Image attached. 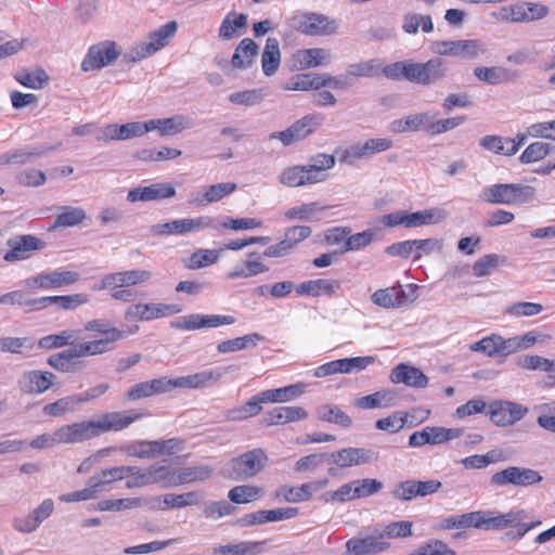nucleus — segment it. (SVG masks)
I'll return each mask as SVG.
<instances>
[{
    "instance_id": "obj_49",
    "label": "nucleus",
    "mask_w": 555,
    "mask_h": 555,
    "mask_svg": "<svg viewBox=\"0 0 555 555\" xmlns=\"http://www.w3.org/2000/svg\"><path fill=\"white\" fill-rule=\"evenodd\" d=\"M420 27L426 34L434 30V23L430 15H422L413 12H409L403 15L402 29L404 33L414 35L418 31Z\"/></svg>"
},
{
    "instance_id": "obj_18",
    "label": "nucleus",
    "mask_w": 555,
    "mask_h": 555,
    "mask_svg": "<svg viewBox=\"0 0 555 555\" xmlns=\"http://www.w3.org/2000/svg\"><path fill=\"white\" fill-rule=\"evenodd\" d=\"M331 59L332 55L326 49L310 48L295 51L286 63L291 70L299 72L325 65Z\"/></svg>"
},
{
    "instance_id": "obj_11",
    "label": "nucleus",
    "mask_w": 555,
    "mask_h": 555,
    "mask_svg": "<svg viewBox=\"0 0 555 555\" xmlns=\"http://www.w3.org/2000/svg\"><path fill=\"white\" fill-rule=\"evenodd\" d=\"M392 142L386 138L369 139L365 142H356L343 150H336L341 164H352L357 159L369 158L377 153L391 149Z\"/></svg>"
},
{
    "instance_id": "obj_46",
    "label": "nucleus",
    "mask_w": 555,
    "mask_h": 555,
    "mask_svg": "<svg viewBox=\"0 0 555 555\" xmlns=\"http://www.w3.org/2000/svg\"><path fill=\"white\" fill-rule=\"evenodd\" d=\"M281 51L275 38H268L261 56V67L266 76H272L279 68Z\"/></svg>"
},
{
    "instance_id": "obj_52",
    "label": "nucleus",
    "mask_w": 555,
    "mask_h": 555,
    "mask_svg": "<svg viewBox=\"0 0 555 555\" xmlns=\"http://www.w3.org/2000/svg\"><path fill=\"white\" fill-rule=\"evenodd\" d=\"M40 301V308H44L48 304H53L59 306L64 310L75 309L88 301V298L85 294H74L66 296H47L38 298Z\"/></svg>"
},
{
    "instance_id": "obj_36",
    "label": "nucleus",
    "mask_w": 555,
    "mask_h": 555,
    "mask_svg": "<svg viewBox=\"0 0 555 555\" xmlns=\"http://www.w3.org/2000/svg\"><path fill=\"white\" fill-rule=\"evenodd\" d=\"M79 278V273L74 271H53L34 278V283L44 289L59 288L77 282Z\"/></svg>"
},
{
    "instance_id": "obj_54",
    "label": "nucleus",
    "mask_w": 555,
    "mask_h": 555,
    "mask_svg": "<svg viewBox=\"0 0 555 555\" xmlns=\"http://www.w3.org/2000/svg\"><path fill=\"white\" fill-rule=\"evenodd\" d=\"M302 384L289 385L282 388L262 391L263 399L268 402H286L295 399L304 392Z\"/></svg>"
},
{
    "instance_id": "obj_19",
    "label": "nucleus",
    "mask_w": 555,
    "mask_h": 555,
    "mask_svg": "<svg viewBox=\"0 0 555 555\" xmlns=\"http://www.w3.org/2000/svg\"><path fill=\"white\" fill-rule=\"evenodd\" d=\"M528 412V409L512 401H494L489 405L490 420L498 426L506 427L520 421Z\"/></svg>"
},
{
    "instance_id": "obj_8",
    "label": "nucleus",
    "mask_w": 555,
    "mask_h": 555,
    "mask_svg": "<svg viewBox=\"0 0 555 555\" xmlns=\"http://www.w3.org/2000/svg\"><path fill=\"white\" fill-rule=\"evenodd\" d=\"M323 118L319 114H308L294 121L283 131L272 132L270 140H280L284 146H289L300 142L311 134L322 125Z\"/></svg>"
},
{
    "instance_id": "obj_61",
    "label": "nucleus",
    "mask_w": 555,
    "mask_h": 555,
    "mask_svg": "<svg viewBox=\"0 0 555 555\" xmlns=\"http://www.w3.org/2000/svg\"><path fill=\"white\" fill-rule=\"evenodd\" d=\"M168 466V461L164 460L162 462L154 463L147 468L143 469V482H146V486L159 483L166 481L170 476H175V474L169 472Z\"/></svg>"
},
{
    "instance_id": "obj_35",
    "label": "nucleus",
    "mask_w": 555,
    "mask_h": 555,
    "mask_svg": "<svg viewBox=\"0 0 555 555\" xmlns=\"http://www.w3.org/2000/svg\"><path fill=\"white\" fill-rule=\"evenodd\" d=\"M339 288L340 282L338 280L318 279L302 282L296 287V293L312 297H319L322 295L332 296Z\"/></svg>"
},
{
    "instance_id": "obj_64",
    "label": "nucleus",
    "mask_w": 555,
    "mask_h": 555,
    "mask_svg": "<svg viewBox=\"0 0 555 555\" xmlns=\"http://www.w3.org/2000/svg\"><path fill=\"white\" fill-rule=\"evenodd\" d=\"M410 555H456V552L441 540L433 539L421 544Z\"/></svg>"
},
{
    "instance_id": "obj_48",
    "label": "nucleus",
    "mask_w": 555,
    "mask_h": 555,
    "mask_svg": "<svg viewBox=\"0 0 555 555\" xmlns=\"http://www.w3.org/2000/svg\"><path fill=\"white\" fill-rule=\"evenodd\" d=\"M441 427L427 426L420 431L413 433L409 437V447L420 448L425 444H440L442 443Z\"/></svg>"
},
{
    "instance_id": "obj_40",
    "label": "nucleus",
    "mask_w": 555,
    "mask_h": 555,
    "mask_svg": "<svg viewBox=\"0 0 555 555\" xmlns=\"http://www.w3.org/2000/svg\"><path fill=\"white\" fill-rule=\"evenodd\" d=\"M372 300L375 305L383 308H397L413 301L409 299L404 291L398 287H388L385 289H378L372 295Z\"/></svg>"
},
{
    "instance_id": "obj_26",
    "label": "nucleus",
    "mask_w": 555,
    "mask_h": 555,
    "mask_svg": "<svg viewBox=\"0 0 555 555\" xmlns=\"http://www.w3.org/2000/svg\"><path fill=\"white\" fill-rule=\"evenodd\" d=\"M223 373L219 370L203 371L193 375L169 378V391L173 388H203L216 384Z\"/></svg>"
},
{
    "instance_id": "obj_60",
    "label": "nucleus",
    "mask_w": 555,
    "mask_h": 555,
    "mask_svg": "<svg viewBox=\"0 0 555 555\" xmlns=\"http://www.w3.org/2000/svg\"><path fill=\"white\" fill-rule=\"evenodd\" d=\"M318 415L320 420L328 423H335L341 427L347 428L352 424L351 417L336 405L325 404L320 406Z\"/></svg>"
},
{
    "instance_id": "obj_43",
    "label": "nucleus",
    "mask_w": 555,
    "mask_h": 555,
    "mask_svg": "<svg viewBox=\"0 0 555 555\" xmlns=\"http://www.w3.org/2000/svg\"><path fill=\"white\" fill-rule=\"evenodd\" d=\"M264 541H243L214 547L212 555H259L262 553Z\"/></svg>"
},
{
    "instance_id": "obj_28",
    "label": "nucleus",
    "mask_w": 555,
    "mask_h": 555,
    "mask_svg": "<svg viewBox=\"0 0 555 555\" xmlns=\"http://www.w3.org/2000/svg\"><path fill=\"white\" fill-rule=\"evenodd\" d=\"M328 461L340 468L369 463L372 451L364 448H344L327 454Z\"/></svg>"
},
{
    "instance_id": "obj_55",
    "label": "nucleus",
    "mask_w": 555,
    "mask_h": 555,
    "mask_svg": "<svg viewBox=\"0 0 555 555\" xmlns=\"http://www.w3.org/2000/svg\"><path fill=\"white\" fill-rule=\"evenodd\" d=\"M501 335L491 334L469 345L468 349L474 352H481L490 358L501 356Z\"/></svg>"
},
{
    "instance_id": "obj_25",
    "label": "nucleus",
    "mask_w": 555,
    "mask_h": 555,
    "mask_svg": "<svg viewBox=\"0 0 555 555\" xmlns=\"http://www.w3.org/2000/svg\"><path fill=\"white\" fill-rule=\"evenodd\" d=\"M55 378L56 376L48 371H28L23 373L18 386L24 393H42L53 385Z\"/></svg>"
},
{
    "instance_id": "obj_30",
    "label": "nucleus",
    "mask_w": 555,
    "mask_h": 555,
    "mask_svg": "<svg viewBox=\"0 0 555 555\" xmlns=\"http://www.w3.org/2000/svg\"><path fill=\"white\" fill-rule=\"evenodd\" d=\"M141 417L140 414L133 415L129 412H108L104 413L100 420L95 421L99 435L106 431H119L130 426L134 421Z\"/></svg>"
},
{
    "instance_id": "obj_6",
    "label": "nucleus",
    "mask_w": 555,
    "mask_h": 555,
    "mask_svg": "<svg viewBox=\"0 0 555 555\" xmlns=\"http://www.w3.org/2000/svg\"><path fill=\"white\" fill-rule=\"evenodd\" d=\"M289 26L307 36H330L337 31L338 23L319 13H296L289 18Z\"/></svg>"
},
{
    "instance_id": "obj_57",
    "label": "nucleus",
    "mask_w": 555,
    "mask_h": 555,
    "mask_svg": "<svg viewBox=\"0 0 555 555\" xmlns=\"http://www.w3.org/2000/svg\"><path fill=\"white\" fill-rule=\"evenodd\" d=\"M516 364L524 370H538L547 373L555 371L554 361L537 354L521 356L517 359Z\"/></svg>"
},
{
    "instance_id": "obj_31",
    "label": "nucleus",
    "mask_w": 555,
    "mask_h": 555,
    "mask_svg": "<svg viewBox=\"0 0 555 555\" xmlns=\"http://www.w3.org/2000/svg\"><path fill=\"white\" fill-rule=\"evenodd\" d=\"M262 256L257 251H251L247 255L246 260L243 264H236L229 273L228 278L231 280L235 279H247L260 273H266L269 271V267H267L262 262Z\"/></svg>"
},
{
    "instance_id": "obj_38",
    "label": "nucleus",
    "mask_w": 555,
    "mask_h": 555,
    "mask_svg": "<svg viewBox=\"0 0 555 555\" xmlns=\"http://www.w3.org/2000/svg\"><path fill=\"white\" fill-rule=\"evenodd\" d=\"M448 214L439 207L410 212L406 210V229L431 225L443 221Z\"/></svg>"
},
{
    "instance_id": "obj_7",
    "label": "nucleus",
    "mask_w": 555,
    "mask_h": 555,
    "mask_svg": "<svg viewBox=\"0 0 555 555\" xmlns=\"http://www.w3.org/2000/svg\"><path fill=\"white\" fill-rule=\"evenodd\" d=\"M540 472L524 467L508 466L500 472L494 473L490 477V485L498 488L506 486L529 488L543 481Z\"/></svg>"
},
{
    "instance_id": "obj_41",
    "label": "nucleus",
    "mask_w": 555,
    "mask_h": 555,
    "mask_svg": "<svg viewBox=\"0 0 555 555\" xmlns=\"http://www.w3.org/2000/svg\"><path fill=\"white\" fill-rule=\"evenodd\" d=\"M280 182L289 188H298L306 184L318 183V179L305 166H292L284 169L280 175Z\"/></svg>"
},
{
    "instance_id": "obj_17",
    "label": "nucleus",
    "mask_w": 555,
    "mask_h": 555,
    "mask_svg": "<svg viewBox=\"0 0 555 555\" xmlns=\"http://www.w3.org/2000/svg\"><path fill=\"white\" fill-rule=\"evenodd\" d=\"M442 249V241L437 238L408 240L395 243L387 247L386 253L390 256L409 258L413 253H417L415 259H420L423 254L429 255L434 250Z\"/></svg>"
},
{
    "instance_id": "obj_63",
    "label": "nucleus",
    "mask_w": 555,
    "mask_h": 555,
    "mask_svg": "<svg viewBox=\"0 0 555 555\" xmlns=\"http://www.w3.org/2000/svg\"><path fill=\"white\" fill-rule=\"evenodd\" d=\"M325 209L326 207H322L319 203L314 202L293 207L286 211L285 216L288 219L318 220V215Z\"/></svg>"
},
{
    "instance_id": "obj_27",
    "label": "nucleus",
    "mask_w": 555,
    "mask_h": 555,
    "mask_svg": "<svg viewBox=\"0 0 555 555\" xmlns=\"http://www.w3.org/2000/svg\"><path fill=\"white\" fill-rule=\"evenodd\" d=\"M390 379L395 384H404L413 388H426L428 377L418 369L406 363H400L395 366L390 373Z\"/></svg>"
},
{
    "instance_id": "obj_3",
    "label": "nucleus",
    "mask_w": 555,
    "mask_h": 555,
    "mask_svg": "<svg viewBox=\"0 0 555 555\" xmlns=\"http://www.w3.org/2000/svg\"><path fill=\"white\" fill-rule=\"evenodd\" d=\"M177 29L178 23L176 21L168 22L151 33L147 41L139 42L126 51L124 60L128 63H135L155 54L168 44V40L175 36Z\"/></svg>"
},
{
    "instance_id": "obj_29",
    "label": "nucleus",
    "mask_w": 555,
    "mask_h": 555,
    "mask_svg": "<svg viewBox=\"0 0 555 555\" xmlns=\"http://www.w3.org/2000/svg\"><path fill=\"white\" fill-rule=\"evenodd\" d=\"M299 509L297 507H282L270 511H258L245 515L241 520L243 526L261 525L269 521H279L284 519H291L297 516Z\"/></svg>"
},
{
    "instance_id": "obj_42",
    "label": "nucleus",
    "mask_w": 555,
    "mask_h": 555,
    "mask_svg": "<svg viewBox=\"0 0 555 555\" xmlns=\"http://www.w3.org/2000/svg\"><path fill=\"white\" fill-rule=\"evenodd\" d=\"M262 392L251 397L247 402L237 408H232L227 411L225 418L228 421H244L249 417L258 415L262 411V403L268 401L262 399Z\"/></svg>"
},
{
    "instance_id": "obj_39",
    "label": "nucleus",
    "mask_w": 555,
    "mask_h": 555,
    "mask_svg": "<svg viewBox=\"0 0 555 555\" xmlns=\"http://www.w3.org/2000/svg\"><path fill=\"white\" fill-rule=\"evenodd\" d=\"M258 52V44L249 38H244L236 47L235 52L232 56V67L237 69L248 68L253 64Z\"/></svg>"
},
{
    "instance_id": "obj_37",
    "label": "nucleus",
    "mask_w": 555,
    "mask_h": 555,
    "mask_svg": "<svg viewBox=\"0 0 555 555\" xmlns=\"http://www.w3.org/2000/svg\"><path fill=\"white\" fill-rule=\"evenodd\" d=\"M236 189L237 184L235 182L211 184L205 189L201 197L196 196L193 199H190V203L195 204L196 206L216 203L232 194Z\"/></svg>"
},
{
    "instance_id": "obj_9",
    "label": "nucleus",
    "mask_w": 555,
    "mask_h": 555,
    "mask_svg": "<svg viewBox=\"0 0 555 555\" xmlns=\"http://www.w3.org/2000/svg\"><path fill=\"white\" fill-rule=\"evenodd\" d=\"M446 75V63L439 57L431 59L426 63H414L411 61H405L404 79L411 82L430 85L444 78Z\"/></svg>"
},
{
    "instance_id": "obj_51",
    "label": "nucleus",
    "mask_w": 555,
    "mask_h": 555,
    "mask_svg": "<svg viewBox=\"0 0 555 555\" xmlns=\"http://www.w3.org/2000/svg\"><path fill=\"white\" fill-rule=\"evenodd\" d=\"M62 212L56 216L53 229L69 228L80 224L86 219V211L81 207L63 206Z\"/></svg>"
},
{
    "instance_id": "obj_53",
    "label": "nucleus",
    "mask_w": 555,
    "mask_h": 555,
    "mask_svg": "<svg viewBox=\"0 0 555 555\" xmlns=\"http://www.w3.org/2000/svg\"><path fill=\"white\" fill-rule=\"evenodd\" d=\"M77 395L63 397L52 403L43 406V413L53 417L63 416L66 413L74 412L80 405Z\"/></svg>"
},
{
    "instance_id": "obj_5",
    "label": "nucleus",
    "mask_w": 555,
    "mask_h": 555,
    "mask_svg": "<svg viewBox=\"0 0 555 555\" xmlns=\"http://www.w3.org/2000/svg\"><path fill=\"white\" fill-rule=\"evenodd\" d=\"M217 219L208 216L196 218L177 219L165 223L153 224L150 228L151 234L155 236L183 235L205 229H218Z\"/></svg>"
},
{
    "instance_id": "obj_22",
    "label": "nucleus",
    "mask_w": 555,
    "mask_h": 555,
    "mask_svg": "<svg viewBox=\"0 0 555 555\" xmlns=\"http://www.w3.org/2000/svg\"><path fill=\"white\" fill-rule=\"evenodd\" d=\"M54 146L27 145L0 155V166H23L34 164L38 158L52 152Z\"/></svg>"
},
{
    "instance_id": "obj_50",
    "label": "nucleus",
    "mask_w": 555,
    "mask_h": 555,
    "mask_svg": "<svg viewBox=\"0 0 555 555\" xmlns=\"http://www.w3.org/2000/svg\"><path fill=\"white\" fill-rule=\"evenodd\" d=\"M502 517L504 529L507 527L516 528L518 538L524 537L532 528L541 525L540 520L531 524H525L524 520L527 518V513L524 509L511 511L506 514H502Z\"/></svg>"
},
{
    "instance_id": "obj_47",
    "label": "nucleus",
    "mask_w": 555,
    "mask_h": 555,
    "mask_svg": "<svg viewBox=\"0 0 555 555\" xmlns=\"http://www.w3.org/2000/svg\"><path fill=\"white\" fill-rule=\"evenodd\" d=\"M474 75L480 81L487 82L489 85H500L513 80L511 72L501 66H479L474 68Z\"/></svg>"
},
{
    "instance_id": "obj_62",
    "label": "nucleus",
    "mask_w": 555,
    "mask_h": 555,
    "mask_svg": "<svg viewBox=\"0 0 555 555\" xmlns=\"http://www.w3.org/2000/svg\"><path fill=\"white\" fill-rule=\"evenodd\" d=\"M261 494V488L251 485H242L232 488L228 493V498L233 503L244 504L260 498Z\"/></svg>"
},
{
    "instance_id": "obj_12",
    "label": "nucleus",
    "mask_w": 555,
    "mask_h": 555,
    "mask_svg": "<svg viewBox=\"0 0 555 555\" xmlns=\"http://www.w3.org/2000/svg\"><path fill=\"white\" fill-rule=\"evenodd\" d=\"M121 54L114 41H103L90 47L88 54L81 63L83 72L101 69L113 64Z\"/></svg>"
},
{
    "instance_id": "obj_34",
    "label": "nucleus",
    "mask_w": 555,
    "mask_h": 555,
    "mask_svg": "<svg viewBox=\"0 0 555 555\" xmlns=\"http://www.w3.org/2000/svg\"><path fill=\"white\" fill-rule=\"evenodd\" d=\"M307 417L308 413L301 406H279L266 414L264 423L267 426L284 425Z\"/></svg>"
},
{
    "instance_id": "obj_13",
    "label": "nucleus",
    "mask_w": 555,
    "mask_h": 555,
    "mask_svg": "<svg viewBox=\"0 0 555 555\" xmlns=\"http://www.w3.org/2000/svg\"><path fill=\"white\" fill-rule=\"evenodd\" d=\"M90 353L80 344H75L74 347L53 353L48 358V364L54 370L62 373H77L83 369V362L79 359L89 357Z\"/></svg>"
},
{
    "instance_id": "obj_2",
    "label": "nucleus",
    "mask_w": 555,
    "mask_h": 555,
    "mask_svg": "<svg viewBox=\"0 0 555 555\" xmlns=\"http://www.w3.org/2000/svg\"><path fill=\"white\" fill-rule=\"evenodd\" d=\"M85 330L102 335L98 339L80 341L90 356H100L114 350L115 343L128 335V332L115 327L107 319L90 320L86 322Z\"/></svg>"
},
{
    "instance_id": "obj_21",
    "label": "nucleus",
    "mask_w": 555,
    "mask_h": 555,
    "mask_svg": "<svg viewBox=\"0 0 555 555\" xmlns=\"http://www.w3.org/2000/svg\"><path fill=\"white\" fill-rule=\"evenodd\" d=\"M380 530L374 529L372 534L364 538H352L347 541L346 550L352 555H377L389 548L390 543L379 537Z\"/></svg>"
},
{
    "instance_id": "obj_20",
    "label": "nucleus",
    "mask_w": 555,
    "mask_h": 555,
    "mask_svg": "<svg viewBox=\"0 0 555 555\" xmlns=\"http://www.w3.org/2000/svg\"><path fill=\"white\" fill-rule=\"evenodd\" d=\"M152 279V272L149 270H128L106 274L101 280L100 289H116L120 287H130L146 283Z\"/></svg>"
},
{
    "instance_id": "obj_33",
    "label": "nucleus",
    "mask_w": 555,
    "mask_h": 555,
    "mask_svg": "<svg viewBox=\"0 0 555 555\" xmlns=\"http://www.w3.org/2000/svg\"><path fill=\"white\" fill-rule=\"evenodd\" d=\"M149 132L158 130L164 137L175 135L191 127V121L183 115H175L168 118L150 119Z\"/></svg>"
},
{
    "instance_id": "obj_32",
    "label": "nucleus",
    "mask_w": 555,
    "mask_h": 555,
    "mask_svg": "<svg viewBox=\"0 0 555 555\" xmlns=\"http://www.w3.org/2000/svg\"><path fill=\"white\" fill-rule=\"evenodd\" d=\"M169 391V378L164 376L133 385L127 392L129 400H139Z\"/></svg>"
},
{
    "instance_id": "obj_45",
    "label": "nucleus",
    "mask_w": 555,
    "mask_h": 555,
    "mask_svg": "<svg viewBox=\"0 0 555 555\" xmlns=\"http://www.w3.org/2000/svg\"><path fill=\"white\" fill-rule=\"evenodd\" d=\"M396 391L387 389L357 399L356 406L360 409L389 408L396 404Z\"/></svg>"
},
{
    "instance_id": "obj_59",
    "label": "nucleus",
    "mask_w": 555,
    "mask_h": 555,
    "mask_svg": "<svg viewBox=\"0 0 555 555\" xmlns=\"http://www.w3.org/2000/svg\"><path fill=\"white\" fill-rule=\"evenodd\" d=\"M142 309L144 321L173 315L181 311V307L176 304H142Z\"/></svg>"
},
{
    "instance_id": "obj_14",
    "label": "nucleus",
    "mask_w": 555,
    "mask_h": 555,
    "mask_svg": "<svg viewBox=\"0 0 555 555\" xmlns=\"http://www.w3.org/2000/svg\"><path fill=\"white\" fill-rule=\"evenodd\" d=\"M442 487L437 479L415 480L409 479L399 482L392 490V496L400 501H412L416 498H424L436 493Z\"/></svg>"
},
{
    "instance_id": "obj_56",
    "label": "nucleus",
    "mask_w": 555,
    "mask_h": 555,
    "mask_svg": "<svg viewBox=\"0 0 555 555\" xmlns=\"http://www.w3.org/2000/svg\"><path fill=\"white\" fill-rule=\"evenodd\" d=\"M336 158L334 155L326 153H320L311 157V164L307 165V168L311 172L312 177L318 179V183L326 179L324 170L331 169L335 166Z\"/></svg>"
},
{
    "instance_id": "obj_58",
    "label": "nucleus",
    "mask_w": 555,
    "mask_h": 555,
    "mask_svg": "<svg viewBox=\"0 0 555 555\" xmlns=\"http://www.w3.org/2000/svg\"><path fill=\"white\" fill-rule=\"evenodd\" d=\"M75 338L76 332L73 330H66L59 334H52L40 338L38 341V347L48 350L62 348L68 345L74 347L75 344L73 339Z\"/></svg>"
},
{
    "instance_id": "obj_24",
    "label": "nucleus",
    "mask_w": 555,
    "mask_h": 555,
    "mask_svg": "<svg viewBox=\"0 0 555 555\" xmlns=\"http://www.w3.org/2000/svg\"><path fill=\"white\" fill-rule=\"evenodd\" d=\"M176 195V190L170 183H153L149 186L134 188L128 191L127 201L151 202L171 198Z\"/></svg>"
},
{
    "instance_id": "obj_4",
    "label": "nucleus",
    "mask_w": 555,
    "mask_h": 555,
    "mask_svg": "<svg viewBox=\"0 0 555 555\" xmlns=\"http://www.w3.org/2000/svg\"><path fill=\"white\" fill-rule=\"evenodd\" d=\"M267 463L266 452L261 448H255L229 461V477L235 481L251 479L266 467Z\"/></svg>"
},
{
    "instance_id": "obj_1",
    "label": "nucleus",
    "mask_w": 555,
    "mask_h": 555,
    "mask_svg": "<svg viewBox=\"0 0 555 555\" xmlns=\"http://www.w3.org/2000/svg\"><path fill=\"white\" fill-rule=\"evenodd\" d=\"M535 189L524 183H496L483 188L479 197L489 204L521 206L535 199Z\"/></svg>"
},
{
    "instance_id": "obj_10",
    "label": "nucleus",
    "mask_w": 555,
    "mask_h": 555,
    "mask_svg": "<svg viewBox=\"0 0 555 555\" xmlns=\"http://www.w3.org/2000/svg\"><path fill=\"white\" fill-rule=\"evenodd\" d=\"M433 52L439 55H450L465 60L476 59L487 52L485 44L477 39L435 41Z\"/></svg>"
},
{
    "instance_id": "obj_16",
    "label": "nucleus",
    "mask_w": 555,
    "mask_h": 555,
    "mask_svg": "<svg viewBox=\"0 0 555 555\" xmlns=\"http://www.w3.org/2000/svg\"><path fill=\"white\" fill-rule=\"evenodd\" d=\"M100 436L95 421H82L63 425L55 430L59 443L74 444Z\"/></svg>"
},
{
    "instance_id": "obj_15",
    "label": "nucleus",
    "mask_w": 555,
    "mask_h": 555,
    "mask_svg": "<svg viewBox=\"0 0 555 555\" xmlns=\"http://www.w3.org/2000/svg\"><path fill=\"white\" fill-rule=\"evenodd\" d=\"M233 323H235V318L232 315H205L199 313H192L172 320L170 322V326L181 331H196L206 327L231 325Z\"/></svg>"
},
{
    "instance_id": "obj_44",
    "label": "nucleus",
    "mask_w": 555,
    "mask_h": 555,
    "mask_svg": "<svg viewBox=\"0 0 555 555\" xmlns=\"http://www.w3.org/2000/svg\"><path fill=\"white\" fill-rule=\"evenodd\" d=\"M430 116L427 113H418L408 115L403 118L396 119L390 124V130L396 133L409 131H418L428 127Z\"/></svg>"
},
{
    "instance_id": "obj_23",
    "label": "nucleus",
    "mask_w": 555,
    "mask_h": 555,
    "mask_svg": "<svg viewBox=\"0 0 555 555\" xmlns=\"http://www.w3.org/2000/svg\"><path fill=\"white\" fill-rule=\"evenodd\" d=\"M8 245L11 249L3 257L8 262L27 259L31 251L40 250L44 247V243L34 235H18L10 238Z\"/></svg>"
}]
</instances>
